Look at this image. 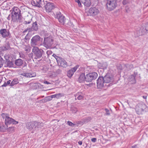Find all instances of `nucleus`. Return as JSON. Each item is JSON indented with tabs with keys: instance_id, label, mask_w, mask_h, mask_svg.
<instances>
[{
	"instance_id": "obj_1",
	"label": "nucleus",
	"mask_w": 148,
	"mask_h": 148,
	"mask_svg": "<svg viewBox=\"0 0 148 148\" xmlns=\"http://www.w3.org/2000/svg\"><path fill=\"white\" fill-rule=\"evenodd\" d=\"M11 12L12 18L14 22H20L22 16L20 14V10L17 7H14L10 11Z\"/></svg>"
},
{
	"instance_id": "obj_2",
	"label": "nucleus",
	"mask_w": 148,
	"mask_h": 148,
	"mask_svg": "<svg viewBox=\"0 0 148 148\" xmlns=\"http://www.w3.org/2000/svg\"><path fill=\"white\" fill-rule=\"evenodd\" d=\"M136 112L138 114H142L147 110V107L143 103H138L136 107Z\"/></svg>"
},
{
	"instance_id": "obj_3",
	"label": "nucleus",
	"mask_w": 148,
	"mask_h": 148,
	"mask_svg": "<svg viewBox=\"0 0 148 148\" xmlns=\"http://www.w3.org/2000/svg\"><path fill=\"white\" fill-rule=\"evenodd\" d=\"M107 9L110 11L114 9L117 5L116 0H107L106 4Z\"/></svg>"
},
{
	"instance_id": "obj_4",
	"label": "nucleus",
	"mask_w": 148,
	"mask_h": 148,
	"mask_svg": "<svg viewBox=\"0 0 148 148\" xmlns=\"http://www.w3.org/2000/svg\"><path fill=\"white\" fill-rule=\"evenodd\" d=\"M86 13L88 16H95L99 14V11L97 7H94L90 8Z\"/></svg>"
},
{
	"instance_id": "obj_5",
	"label": "nucleus",
	"mask_w": 148,
	"mask_h": 148,
	"mask_svg": "<svg viewBox=\"0 0 148 148\" xmlns=\"http://www.w3.org/2000/svg\"><path fill=\"white\" fill-rule=\"evenodd\" d=\"M38 123L36 122H28L26 124L27 128L33 133L36 129V127Z\"/></svg>"
},
{
	"instance_id": "obj_6",
	"label": "nucleus",
	"mask_w": 148,
	"mask_h": 148,
	"mask_svg": "<svg viewBox=\"0 0 148 148\" xmlns=\"http://www.w3.org/2000/svg\"><path fill=\"white\" fill-rule=\"evenodd\" d=\"M53 39L51 37L45 38L43 42L44 46L47 48H49L53 44Z\"/></svg>"
},
{
	"instance_id": "obj_7",
	"label": "nucleus",
	"mask_w": 148,
	"mask_h": 148,
	"mask_svg": "<svg viewBox=\"0 0 148 148\" xmlns=\"http://www.w3.org/2000/svg\"><path fill=\"white\" fill-rule=\"evenodd\" d=\"M55 57L59 65L64 68L68 66L67 63L64 59L56 55Z\"/></svg>"
},
{
	"instance_id": "obj_8",
	"label": "nucleus",
	"mask_w": 148,
	"mask_h": 148,
	"mask_svg": "<svg viewBox=\"0 0 148 148\" xmlns=\"http://www.w3.org/2000/svg\"><path fill=\"white\" fill-rule=\"evenodd\" d=\"M97 76V73L95 72L89 73L86 76V81L88 82H91L93 80L95 79Z\"/></svg>"
},
{
	"instance_id": "obj_9",
	"label": "nucleus",
	"mask_w": 148,
	"mask_h": 148,
	"mask_svg": "<svg viewBox=\"0 0 148 148\" xmlns=\"http://www.w3.org/2000/svg\"><path fill=\"white\" fill-rule=\"evenodd\" d=\"M32 52L34 53L37 59L41 57L43 51L42 49H39L37 47H34L32 49Z\"/></svg>"
},
{
	"instance_id": "obj_10",
	"label": "nucleus",
	"mask_w": 148,
	"mask_h": 148,
	"mask_svg": "<svg viewBox=\"0 0 148 148\" xmlns=\"http://www.w3.org/2000/svg\"><path fill=\"white\" fill-rule=\"evenodd\" d=\"M40 37L38 35H36L33 37L31 40V45L34 48L36 47V46L38 45L40 40Z\"/></svg>"
},
{
	"instance_id": "obj_11",
	"label": "nucleus",
	"mask_w": 148,
	"mask_h": 148,
	"mask_svg": "<svg viewBox=\"0 0 148 148\" xmlns=\"http://www.w3.org/2000/svg\"><path fill=\"white\" fill-rule=\"evenodd\" d=\"M105 82L103 77H99L97 80V86L99 88H101L104 86Z\"/></svg>"
},
{
	"instance_id": "obj_12",
	"label": "nucleus",
	"mask_w": 148,
	"mask_h": 148,
	"mask_svg": "<svg viewBox=\"0 0 148 148\" xmlns=\"http://www.w3.org/2000/svg\"><path fill=\"white\" fill-rule=\"evenodd\" d=\"M56 17L58 19L59 22L62 24L65 22L64 16L60 12H57L56 14Z\"/></svg>"
},
{
	"instance_id": "obj_13",
	"label": "nucleus",
	"mask_w": 148,
	"mask_h": 148,
	"mask_svg": "<svg viewBox=\"0 0 148 148\" xmlns=\"http://www.w3.org/2000/svg\"><path fill=\"white\" fill-rule=\"evenodd\" d=\"M17 121H15L12 118L9 117V116L6 118L5 120V123L6 125L8 124L12 123L13 124H16L18 123Z\"/></svg>"
},
{
	"instance_id": "obj_14",
	"label": "nucleus",
	"mask_w": 148,
	"mask_h": 148,
	"mask_svg": "<svg viewBox=\"0 0 148 148\" xmlns=\"http://www.w3.org/2000/svg\"><path fill=\"white\" fill-rule=\"evenodd\" d=\"M55 7L54 4L50 2L47 3L45 6V8L46 11L48 12H51Z\"/></svg>"
},
{
	"instance_id": "obj_15",
	"label": "nucleus",
	"mask_w": 148,
	"mask_h": 148,
	"mask_svg": "<svg viewBox=\"0 0 148 148\" xmlns=\"http://www.w3.org/2000/svg\"><path fill=\"white\" fill-rule=\"evenodd\" d=\"M103 78L105 83H110L113 80V77L109 74L106 75Z\"/></svg>"
},
{
	"instance_id": "obj_16",
	"label": "nucleus",
	"mask_w": 148,
	"mask_h": 148,
	"mask_svg": "<svg viewBox=\"0 0 148 148\" xmlns=\"http://www.w3.org/2000/svg\"><path fill=\"white\" fill-rule=\"evenodd\" d=\"M78 67V65H76L75 67L68 71L67 72V75L68 77L70 78L71 77L73 74L76 71Z\"/></svg>"
},
{
	"instance_id": "obj_17",
	"label": "nucleus",
	"mask_w": 148,
	"mask_h": 148,
	"mask_svg": "<svg viewBox=\"0 0 148 148\" xmlns=\"http://www.w3.org/2000/svg\"><path fill=\"white\" fill-rule=\"evenodd\" d=\"M136 32L137 33L138 36L139 35H142L147 32V30L145 29V28L143 27H140Z\"/></svg>"
},
{
	"instance_id": "obj_18",
	"label": "nucleus",
	"mask_w": 148,
	"mask_h": 148,
	"mask_svg": "<svg viewBox=\"0 0 148 148\" xmlns=\"http://www.w3.org/2000/svg\"><path fill=\"white\" fill-rule=\"evenodd\" d=\"M41 1V0H33L31 1V3L33 6L40 8L41 7L40 3Z\"/></svg>"
},
{
	"instance_id": "obj_19",
	"label": "nucleus",
	"mask_w": 148,
	"mask_h": 148,
	"mask_svg": "<svg viewBox=\"0 0 148 148\" xmlns=\"http://www.w3.org/2000/svg\"><path fill=\"white\" fill-rule=\"evenodd\" d=\"M0 34L3 37L8 36L9 35V32L6 29H3L1 30Z\"/></svg>"
},
{
	"instance_id": "obj_20",
	"label": "nucleus",
	"mask_w": 148,
	"mask_h": 148,
	"mask_svg": "<svg viewBox=\"0 0 148 148\" xmlns=\"http://www.w3.org/2000/svg\"><path fill=\"white\" fill-rule=\"evenodd\" d=\"M75 99L76 100L77 99L78 100H81L83 98V96L82 95V93L81 92H78L75 95Z\"/></svg>"
},
{
	"instance_id": "obj_21",
	"label": "nucleus",
	"mask_w": 148,
	"mask_h": 148,
	"mask_svg": "<svg viewBox=\"0 0 148 148\" xmlns=\"http://www.w3.org/2000/svg\"><path fill=\"white\" fill-rule=\"evenodd\" d=\"M85 6L89 7L90 6L91 2L90 0H80Z\"/></svg>"
},
{
	"instance_id": "obj_22",
	"label": "nucleus",
	"mask_w": 148,
	"mask_h": 148,
	"mask_svg": "<svg viewBox=\"0 0 148 148\" xmlns=\"http://www.w3.org/2000/svg\"><path fill=\"white\" fill-rule=\"evenodd\" d=\"M22 75L27 77H34L36 76V74H34L33 75V74L28 73H24L21 74Z\"/></svg>"
},
{
	"instance_id": "obj_23",
	"label": "nucleus",
	"mask_w": 148,
	"mask_h": 148,
	"mask_svg": "<svg viewBox=\"0 0 148 148\" xmlns=\"http://www.w3.org/2000/svg\"><path fill=\"white\" fill-rule=\"evenodd\" d=\"M85 80L86 81V76L84 74L82 73L79 77L78 81L80 83H81L83 82Z\"/></svg>"
},
{
	"instance_id": "obj_24",
	"label": "nucleus",
	"mask_w": 148,
	"mask_h": 148,
	"mask_svg": "<svg viewBox=\"0 0 148 148\" xmlns=\"http://www.w3.org/2000/svg\"><path fill=\"white\" fill-rule=\"evenodd\" d=\"M23 64V61L21 59L16 60L15 61V64L17 66H21Z\"/></svg>"
},
{
	"instance_id": "obj_25",
	"label": "nucleus",
	"mask_w": 148,
	"mask_h": 148,
	"mask_svg": "<svg viewBox=\"0 0 148 148\" xmlns=\"http://www.w3.org/2000/svg\"><path fill=\"white\" fill-rule=\"evenodd\" d=\"M63 96V95L62 93H58L54 95H51V98H56L57 99H59Z\"/></svg>"
},
{
	"instance_id": "obj_26",
	"label": "nucleus",
	"mask_w": 148,
	"mask_h": 148,
	"mask_svg": "<svg viewBox=\"0 0 148 148\" xmlns=\"http://www.w3.org/2000/svg\"><path fill=\"white\" fill-rule=\"evenodd\" d=\"M23 48L27 53H29L31 50V47L29 45H24L23 46Z\"/></svg>"
},
{
	"instance_id": "obj_27",
	"label": "nucleus",
	"mask_w": 148,
	"mask_h": 148,
	"mask_svg": "<svg viewBox=\"0 0 148 148\" xmlns=\"http://www.w3.org/2000/svg\"><path fill=\"white\" fill-rule=\"evenodd\" d=\"M29 85L33 89H36L39 87L38 84L36 83H32Z\"/></svg>"
},
{
	"instance_id": "obj_28",
	"label": "nucleus",
	"mask_w": 148,
	"mask_h": 148,
	"mask_svg": "<svg viewBox=\"0 0 148 148\" xmlns=\"http://www.w3.org/2000/svg\"><path fill=\"white\" fill-rule=\"evenodd\" d=\"M18 79L17 78H15L11 82L10 84V86H13L15 84H18Z\"/></svg>"
},
{
	"instance_id": "obj_29",
	"label": "nucleus",
	"mask_w": 148,
	"mask_h": 148,
	"mask_svg": "<svg viewBox=\"0 0 148 148\" xmlns=\"http://www.w3.org/2000/svg\"><path fill=\"white\" fill-rule=\"evenodd\" d=\"M130 82L132 84H134L136 82L135 77L134 75H131V78H130Z\"/></svg>"
},
{
	"instance_id": "obj_30",
	"label": "nucleus",
	"mask_w": 148,
	"mask_h": 148,
	"mask_svg": "<svg viewBox=\"0 0 148 148\" xmlns=\"http://www.w3.org/2000/svg\"><path fill=\"white\" fill-rule=\"evenodd\" d=\"M38 29L37 23L35 22L34 23H33L32 26V29H34L35 31H36Z\"/></svg>"
},
{
	"instance_id": "obj_31",
	"label": "nucleus",
	"mask_w": 148,
	"mask_h": 148,
	"mask_svg": "<svg viewBox=\"0 0 148 148\" xmlns=\"http://www.w3.org/2000/svg\"><path fill=\"white\" fill-rule=\"evenodd\" d=\"M71 110L73 113H75L78 110L76 107H71Z\"/></svg>"
},
{
	"instance_id": "obj_32",
	"label": "nucleus",
	"mask_w": 148,
	"mask_h": 148,
	"mask_svg": "<svg viewBox=\"0 0 148 148\" xmlns=\"http://www.w3.org/2000/svg\"><path fill=\"white\" fill-rule=\"evenodd\" d=\"M7 65L8 66L11 67L13 66V64L12 62L8 61L7 62Z\"/></svg>"
},
{
	"instance_id": "obj_33",
	"label": "nucleus",
	"mask_w": 148,
	"mask_h": 148,
	"mask_svg": "<svg viewBox=\"0 0 148 148\" xmlns=\"http://www.w3.org/2000/svg\"><path fill=\"white\" fill-rule=\"evenodd\" d=\"M107 66V65L106 63H104L101 64V69H106V68Z\"/></svg>"
},
{
	"instance_id": "obj_34",
	"label": "nucleus",
	"mask_w": 148,
	"mask_h": 148,
	"mask_svg": "<svg viewBox=\"0 0 148 148\" xmlns=\"http://www.w3.org/2000/svg\"><path fill=\"white\" fill-rule=\"evenodd\" d=\"M91 119V118L90 117H88L84 119V122L85 123H86L88 121H90Z\"/></svg>"
},
{
	"instance_id": "obj_35",
	"label": "nucleus",
	"mask_w": 148,
	"mask_h": 148,
	"mask_svg": "<svg viewBox=\"0 0 148 148\" xmlns=\"http://www.w3.org/2000/svg\"><path fill=\"white\" fill-rule=\"evenodd\" d=\"M8 114H5V113H2V114L1 115V116L2 117V118L3 119H6V117H8Z\"/></svg>"
},
{
	"instance_id": "obj_36",
	"label": "nucleus",
	"mask_w": 148,
	"mask_h": 148,
	"mask_svg": "<svg viewBox=\"0 0 148 148\" xmlns=\"http://www.w3.org/2000/svg\"><path fill=\"white\" fill-rule=\"evenodd\" d=\"M67 123L69 126L72 127L74 126L75 125L72 122L69 121H68Z\"/></svg>"
},
{
	"instance_id": "obj_37",
	"label": "nucleus",
	"mask_w": 148,
	"mask_h": 148,
	"mask_svg": "<svg viewBox=\"0 0 148 148\" xmlns=\"http://www.w3.org/2000/svg\"><path fill=\"white\" fill-rule=\"evenodd\" d=\"M3 58L0 56V68L3 66Z\"/></svg>"
},
{
	"instance_id": "obj_38",
	"label": "nucleus",
	"mask_w": 148,
	"mask_h": 148,
	"mask_svg": "<svg viewBox=\"0 0 148 148\" xmlns=\"http://www.w3.org/2000/svg\"><path fill=\"white\" fill-rule=\"evenodd\" d=\"M19 55H20V57L21 58H24L25 57V55L24 54L22 53V52L20 53H19Z\"/></svg>"
},
{
	"instance_id": "obj_39",
	"label": "nucleus",
	"mask_w": 148,
	"mask_h": 148,
	"mask_svg": "<svg viewBox=\"0 0 148 148\" xmlns=\"http://www.w3.org/2000/svg\"><path fill=\"white\" fill-rule=\"evenodd\" d=\"M105 110L106 112V114L107 115H109L110 114V113L109 112V110L106 108L105 109Z\"/></svg>"
},
{
	"instance_id": "obj_40",
	"label": "nucleus",
	"mask_w": 148,
	"mask_h": 148,
	"mask_svg": "<svg viewBox=\"0 0 148 148\" xmlns=\"http://www.w3.org/2000/svg\"><path fill=\"white\" fill-rule=\"evenodd\" d=\"M4 57L6 60H8L9 58V56L7 54H5L4 55Z\"/></svg>"
},
{
	"instance_id": "obj_41",
	"label": "nucleus",
	"mask_w": 148,
	"mask_h": 148,
	"mask_svg": "<svg viewBox=\"0 0 148 148\" xmlns=\"http://www.w3.org/2000/svg\"><path fill=\"white\" fill-rule=\"evenodd\" d=\"M75 2L77 3H78V5L79 6H80L81 5V4L80 2V1H79V0H75Z\"/></svg>"
},
{
	"instance_id": "obj_42",
	"label": "nucleus",
	"mask_w": 148,
	"mask_h": 148,
	"mask_svg": "<svg viewBox=\"0 0 148 148\" xmlns=\"http://www.w3.org/2000/svg\"><path fill=\"white\" fill-rule=\"evenodd\" d=\"M38 127H43V126L44 124L43 123H38Z\"/></svg>"
},
{
	"instance_id": "obj_43",
	"label": "nucleus",
	"mask_w": 148,
	"mask_h": 148,
	"mask_svg": "<svg viewBox=\"0 0 148 148\" xmlns=\"http://www.w3.org/2000/svg\"><path fill=\"white\" fill-rule=\"evenodd\" d=\"M47 55L49 56V55H51L52 54V52L50 50H48L47 51Z\"/></svg>"
},
{
	"instance_id": "obj_44",
	"label": "nucleus",
	"mask_w": 148,
	"mask_h": 148,
	"mask_svg": "<svg viewBox=\"0 0 148 148\" xmlns=\"http://www.w3.org/2000/svg\"><path fill=\"white\" fill-rule=\"evenodd\" d=\"M31 20H32V19H30V20L29 21H25V24H29V23H30Z\"/></svg>"
},
{
	"instance_id": "obj_45",
	"label": "nucleus",
	"mask_w": 148,
	"mask_h": 148,
	"mask_svg": "<svg viewBox=\"0 0 148 148\" xmlns=\"http://www.w3.org/2000/svg\"><path fill=\"white\" fill-rule=\"evenodd\" d=\"M145 29L147 30V32L148 31V23H147L145 26Z\"/></svg>"
},
{
	"instance_id": "obj_46",
	"label": "nucleus",
	"mask_w": 148,
	"mask_h": 148,
	"mask_svg": "<svg viewBox=\"0 0 148 148\" xmlns=\"http://www.w3.org/2000/svg\"><path fill=\"white\" fill-rule=\"evenodd\" d=\"M91 140L93 142H95L97 141V139L96 138H93L91 139Z\"/></svg>"
},
{
	"instance_id": "obj_47",
	"label": "nucleus",
	"mask_w": 148,
	"mask_h": 148,
	"mask_svg": "<svg viewBox=\"0 0 148 148\" xmlns=\"http://www.w3.org/2000/svg\"><path fill=\"white\" fill-rule=\"evenodd\" d=\"M125 10L127 12H129L130 11L129 8L128 7H126L125 8Z\"/></svg>"
},
{
	"instance_id": "obj_48",
	"label": "nucleus",
	"mask_w": 148,
	"mask_h": 148,
	"mask_svg": "<svg viewBox=\"0 0 148 148\" xmlns=\"http://www.w3.org/2000/svg\"><path fill=\"white\" fill-rule=\"evenodd\" d=\"M52 98H51V97H47L46 98V99L48 101H50V100H51L52 99Z\"/></svg>"
},
{
	"instance_id": "obj_49",
	"label": "nucleus",
	"mask_w": 148,
	"mask_h": 148,
	"mask_svg": "<svg viewBox=\"0 0 148 148\" xmlns=\"http://www.w3.org/2000/svg\"><path fill=\"white\" fill-rule=\"evenodd\" d=\"M44 83L45 84H51V83L50 82H48L47 81H45L44 82Z\"/></svg>"
},
{
	"instance_id": "obj_50",
	"label": "nucleus",
	"mask_w": 148,
	"mask_h": 148,
	"mask_svg": "<svg viewBox=\"0 0 148 148\" xmlns=\"http://www.w3.org/2000/svg\"><path fill=\"white\" fill-rule=\"evenodd\" d=\"M11 81L10 80H9L8 81H7L6 83L7 84V85H9V84H10V83H11Z\"/></svg>"
},
{
	"instance_id": "obj_51",
	"label": "nucleus",
	"mask_w": 148,
	"mask_h": 148,
	"mask_svg": "<svg viewBox=\"0 0 148 148\" xmlns=\"http://www.w3.org/2000/svg\"><path fill=\"white\" fill-rule=\"evenodd\" d=\"M7 84L6 83V82H5L4 83V84L2 86L3 87V86H4V87H6L7 85Z\"/></svg>"
},
{
	"instance_id": "obj_52",
	"label": "nucleus",
	"mask_w": 148,
	"mask_h": 148,
	"mask_svg": "<svg viewBox=\"0 0 148 148\" xmlns=\"http://www.w3.org/2000/svg\"><path fill=\"white\" fill-rule=\"evenodd\" d=\"M9 130H10L11 131H13L14 130V128L13 127H9Z\"/></svg>"
},
{
	"instance_id": "obj_53",
	"label": "nucleus",
	"mask_w": 148,
	"mask_h": 148,
	"mask_svg": "<svg viewBox=\"0 0 148 148\" xmlns=\"http://www.w3.org/2000/svg\"><path fill=\"white\" fill-rule=\"evenodd\" d=\"M126 0H124L123 1V3L124 5H125L126 4Z\"/></svg>"
},
{
	"instance_id": "obj_54",
	"label": "nucleus",
	"mask_w": 148,
	"mask_h": 148,
	"mask_svg": "<svg viewBox=\"0 0 148 148\" xmlns=\"http://www.w3.org/2000/svg\"><path fill=\"white\" fill-rule=\"evenodd\" d=\"M143 98L145 99H146L147 98V96H143Z\"/></svg>"
},
{
	"instance_id": "obj_55",
	"label": "nucleus",
	"mask_w": 148,
	"mask_h": 148,
	"mask_svg": "<svg viewBox=\"0 0 148 148\" xmlns=\"http://www.w3.org/2000/svg\"><path fill=\"white\" fill-rule=\"evenodd\" d=\"M78 144H79V145H82V141H79V142H78Z\"/></svg>"
},
{
	"instance_id": "obj_56",
	"label": "nucleus",
	"mask_w": 148,
	"mask_h": 148,
	"mask_svg": "<svg viewBox=\"0 0 148 148\" xmlns=\"http://www.w3.org/2000/svg\"><path fill=\"white\" fill-rule=\"evenodd\" d=\"M132 148H137V146L136 145H135L134 146L132 147Z\"/></svg>"
},
{
	"instance_id": "obj_57",
	"label": "nucleus",
	"mask_w": 148,
	"mask_h": 148,
	"mask_svg": "<svg viewBox=\"0 0 148 148\" xmlns=\"http://www.w3.org/2000/svg\"><path fill=\"white\" fill-rule=\"evenodd\" d=\"M32 55H33L32 53H30V54H29V56H32Z\"/></svg>"
},
{
	"instance_id": "obj_58",
	"label": "nucleus",
	"mask_w": 148,
	"mask_h": 148,
	"mask_svg": "<svg viewBox=\"0 0 148 148\" xmlns=\"http://www.w3.org/2000/svg\"><path fill=\"white\" fill-rule=\"evenodd\" d=\"M6 49H6V48L5 47H4V49H3V50H6Z\"/></svg>"
},
{
	"instance_id": "obj_59",
	"label": "nucleus",
	"mask_w": 148,
	"mask_h": 148,
	"mask_svg": "<svg viewBox=\"0 0 148 148\" xmlns=\"http://www.w3.org/2000/svg\"><path fill=\"white\" fill-rule=\"evenodd\" d=\"M25 38L26 39H27V36L25 37Z\"/></svg>"
},
{
	"instance_id": "obj_60",
	"label": "nucleus",
	"mask_w": 148,
	"mask_h": 148,
	"mask_svg": "<svg viewBox=\"0 0 148 148\" xmlns=\"http://www.w3.org/2000/svg\"><path fill=\"white\" fill-rule=\"evenodd\" d=\"M25 38L26 39H27V36L25 37Z\"/></svg>"
},
{
	"instance_id": "obj_61",
	"label": "nucleus",
	"mask_w": 148,
	"mask_h": 148,
	"mask_svg": "<svg viewBox=\"0 0 148 148\" xmlns=\"http://www.w3.org/2000/svg\"><path fill=\"white\" fill-rule=\"evenodd\" d=\"M7 127H4V128L5 129H6L7 128Z\"/></svg>"
},
{
	"instance_id": "obj_62",
	"label": "nucleus",
	"mask_w": 148,
	"mask_h": 148,
	"mask_svg": "<svg viewBox=\"0 0 148 148\" xmlns=\"http://www.w3.org/2000/svg\"><path fill=\"white\" fill-rule=\"evenodd\" d=\"M0 128H1V126H0Z\"/></svg>"
}]
</instances>
